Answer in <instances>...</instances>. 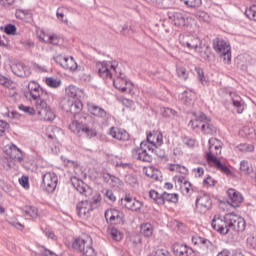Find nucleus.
<instances>
[{"label":"nucleus","mask_w":256,"mask_h":256,"mask_svg":"<svg viewBox=\"0 0 256 256\" xmlns=\"http://www.w3.org/2000/svg\"><path fill=\"white\" fill-rule=\"evenodd\" d=\"M211 226L220 235H227L231 231L239 233L245 231V219L235 213H228L224 216L216 214L212 219Z\"/></svg>","instance_id":"1"},{"label":"nucleus","mask_w":256,"mask_h":256,"mask_svg":"<svg viewBox=\"0 0 256 256\" xmlns=\"http://www.w3.org/2000/svg\"><path fill=\"white\" fill-rule=\"evenodd\" d=\"M179 43L182 47L199 53L200 57L205 59V61L209 60L211 55V47H203V41L201 38L193 35L181 34L179 36Z\"/></svg>","instance_id":"2"},{"label":"nucleus","mask_w":256,"mask_h":256,"mask_svg":"<svg viewBox=\"0 0 256 256\" xmlns=\"http://www.w3.org/2000/svg\"><path fill=\"white\" fill-rule=\"evenodd\" d=\"M101 205V196H96L92 200H82L77 204L78 215L82 219H87L91 215V211L97 209Z\"/></svg>","instance_id":"3"},{"label":"nucleus","mask_w":256,"mask_h":256,"mask_svg":"<svg viewBox=\"0 0 256 256\" xmlns=\"http://www.w3.org/2000/svg\"><path fill=\"white\" fill-rule=\"evenodd\" d=\"M3 152L6 157L10 160H6L3 163L4 169H11V161H17L18 163H23V152L15 144L10 143L4 146Z\"/></svg>","instance_id":"4"},{"label":"nucleus","mask_w":256,"mask_h":256,"mask_svg":"<svg viewBox=\"0 0 256 256\" xmlns=\"http://www.w3.org/2000/svg\"><path fill=\"white\" fill-rule=\"evenodd\" d=\"M73 249L79 251L84 256H94L93 239L90 236L84 238H76L72 244Z\"/></svg>","instance_id":"5"},{"label":"nucleus","mask_w":256,"mask_h":256,"mask_svg":"<svg viewBox=\"0 0 256 256\" xmlns=\"http://www.w3.org/2000/svg\"><path fill=\"white\" fill-rule=\"evenodd\" d=\"M97 69L102 79H113V75H117L119 70V63L117 61L98 62Z\"/></svg>","instance_id":"6"},{"label":"nucleus","mask_w":256,"mask_h":256,"mask_svg":"<svg viewBox=\"0 0 256 256\" xmlns=\"http://www.w3.org/2000/svg\"><path fill=\"white\" fill-rule=\"evenodd\" d=\"M213 49L223 59L225 65H231V44L229 42L217 38L214 40Z\"/></svg>","instance_id":"7"},{"label":"nucleus","mask_w":256,"mask_h":256,"mask_svg":"<svg viewBox=\"0 0 256 256\" xmlns=\"http://www.w3.org/2000/svg\"><path fill=\"white\" fill-rule=\"evenodd\" d=\"M36 116L39 121H55V111L47 104L45 100H38L35 103Z\"/></svg>","instance_id":"8"},{"label":"nucleus","mask_w":256,"mask_h":256,"mask_svg":"<svg viewBox=\"0 0 256 256\" xmlns=\"http://www.w3.org/2000/svg\"><path fill=\"white\" fill-rule=\"evenodd\" d=\"M69 130L75 135H79V133H84V135L90 138L97 137L96 129L90 128L87 124L79 120H72V122L69 124Z\"/></svg>","instance_id":"9"},{"label":"nucleus","mask_w":256,"mask_h":256,"mask_svg":"<svg viewBox=\"0 0 256 256\" xmlns=\"http://www.w3.org/2000/svg\"><path fill=\"white\" fill-rule=\"evenodd\" d=\"M114 76L113 85L115 89H118V91L122 93H131V91H133V83L127 79L125 74L118 70L117 74Z\"/></svg>","instance_id":"10"},{"label":"nucleus","mask_w":256,"mask_h":256,"mask_svg":"<svg viewBox=\"0 0 256 256\" xmlns=\"http://www.w3.org/2000/svg\"><path fill=\"white\" fill-rule=\"evenodd\" d=\"M43 93V88L39 83L36 81H30L28 83V91L24 95L29 101L38 103V101H45L44 99H41V97H43Z\"/></svg>","instance_id":"11"},{"label":"nucleus","mask_w":256,"mask_h":256,"mask_svg":"<svg viewBox=\"0 0 256 256\" xmlns=\"http://www.w3.org/2000/svg\"><path fill=\"white\" fill-rule=\"evenodd\" d=\"M168 19L176 27H187L195 21L191 17L185 15L184 13L175 11L168 12Z\"/></svg>","instance_id":"12"},{"label":"nucleus","mask_w":256,"mask_h":256,"mask_svg":"<svg viewBox=\"0 0 256 256\" xmlns=\"http://www.w3.org/2000/svg\"><path fill=\"white\" fill-rule=\"evenodd\" d=\"M208 151L206 153L207 161H215L218 155H221L223 149V142L217 138H210L208 141Z\"/></svg>","instance_id":"13"},{"label":"nucleus","mask_w":256,"mask_h":256,"mask_svg":"<svg viewBox=\"0 0 256 256\" xmlns=\"http://www.w3.org/2000/svg\"><path fill=\"white\" fill-rule=\"evenodd\" d=\"M57 183H59V177L54 172H46L42 176L41 187L46 193H54L55 189H57Z\"/></svg>","instance_id":"14"},{"label":"nucleus","mask_w":256,"mask_h":256,"mask_svg":"<svg viewBox=\"0 0 256 256\" xmlns=\"http://www.w3.org/2000/svg\"><path fill=\"white\" fill-rule=\"evenodd\" d=\"M54 61L66 71H77V62H75L73 56H64L63 54H59L54 57Z\"/></svg>","instance_id":"15"},{"label":"nucleus","mask_w":256,"mask_h":256,"mask_svg":"<svg viewBox=\"0 0 256 256\" xmlns=\"http://www.w3.org/2000/svg\"><path fill=\"white\" fill-rule=\"evenodd\" d=\"M143 143H147L148 151L153 153L155 149L163 145V134L161 132H150L147 135V140L143 141Z\"/></svg>","instance_id":"16"},{"label":"nucleus","mask_w":256,"mask_h":256,"mask_svg":"<svg viewBox=\"0 0 256 256\" xmlns=\"http://www.w3.org/2000/svg\"><path fill=\"white\" fill-rule=\"evenodd\" d=\"M212 205L211 197L207 194L199 196L196 199V211L201 215H205V213L211 209Z\"/></svg>","instance_id":"17"},{"label":"nucleus","mask_w":256,"mask_h":256,"mask_svg":"<svg viewBox=\"0 0 256 256\" xmlns=\"http://www.w3.org/2000/svg\"><path fill=\"white\" fill-rule=\"evenodd\" d=\"M149 146L147 142H141L140 147L133 150L132 155L134 159L138 161L149 162L151 161V155L149 154Z\"/></svg>","instance_id":"18"},{"label":"nucleus","mask_w":256,"mask_h":256,"mask_svg":"<svg viewBox=\"0 0 256 256\" xmlns=\"http://www.w3.org/2000/svg\"><path fill=\"white\" fill-rule=\"evenodd\" d=\"M65 91L68 97V101L87 99V94L85 93V90L75 85H69L68 87H66Z\"/></svg>","instance_id":"19"},{"label":"nucleus","mask_w":256,"mask_h":256,"mask_svg":"<svg viewBox=\"0 0 256 256\" xmlns=\"http://www.w3.org/2000/svg\"><path fill=\"white\" fill-rule=\"evenodd\" d=\"M105 219L112 225H119V223H123V212L113 208L108 209L105 212Z\"/></svg>","instance_id":"20"},{"label":"nucleus","mask_w":256,"mask_h":256,"mask_svg":"<svg viewBox=\"0 0 256 256\" xmlns=\"http://www.w3.org/2000/svg\"><path fill=\"white\" fill-rule=\"evenodd\" d=\"M227 195H228V203L229 205H231V207H239L241 203H243V201L245 200V198L243 197V194H241V192L233 188L228 189Z\"/></svg>","instance_id":"21"},{"label":"nucleus","mask_w":256,"mask_h":256,"mask_svg":"<svg viewBox=\"0 0 256 256\" xmlns=\"http://www.w3.org/2000/svg\"><path fill=\"white\" fill-rule=\"evenodd\" d=\"M71 183L74 189L81 195H85V197L91 195V188L81 178L71 177Z\"/></svg>","instance_id":"22"},{"label":"nucleus","mask_w":256,"mask_h":256,"mask_svg":"<svg viewBox=\"0 0 256 256\" xmlns=\"http://www.w3.org/2000/svg\"><path fill=\"white\" fill-rule=\"evenodd\" d=\"M122 205L130 211H141V209H143V202L131 196H125V198L122 199Z\"/></svg>","instance_id":"23"},{"label":"nucleus","mask_w":256,"mask_h":256,"mask_svg":"<svg viewBox=\"0 0 256 256\" xmlns=\"http://www.w3.org/2000/svg\"><path fill=\"white\" fill-rule=\"evenodd\" d=\"M66 167H69L70 173L75 174V176L72 177H77L78 179H83L87 177V173H85V170L81 167V165H79L77 162L73 160H67Z\"/></svg>","instance_id":"24"},{"label":"nucleus","mask_w":256,"mask_h":256,"mask_svg":"<svg viewBox=\"0 0 256 256\" xmlns=\"http://www.w3.org/2000/svg\"><path fill=\"white\" fill-rule=\"evenodd\" d=\"M174 181H176L177 183H179L180 185V191L181 193H183L184 195H191V193H193V185L191 184V182H189L185 176H175L174 177Z\"/></svg>","instance_id":"25"},{"label":"nucleus","mask_w":256,"mask_h":256,"mask_svg":"<svg viewBox=\"0 0 256 256\" xmlns=\"http://www.w3.org/2000/svg\"><path fill=\"white\" fill-rule=\"evenodd\" d=\"M173 253L175 256H195V251H193V248L179 243H175L173 245Z\"/></svg>","instance_id":"26"},{"label":"nucleus","mask_w":256,"mask_h":256,"mask_svg":"<svg viewBox=\"0 0 256 256\" xmlns=\"http://www.w3.org/2000/svg\"><path fill=\"white\" fill-rule=\"evenodd\" d=\"M2 87L5 88V93L8 97H15L17 95V87L15 82L9 80V78L3 77L1 78Z\"/></svg>","instance_id":"27"},{"label":"nucleus","mask_w":256,"mask_h":256,"mask_svg":"<svg viewBox=\"0 0 256 256\" xmlns=\"http://www.w3.org/2000/svg\"><path fill=\"white\" fill-rule=\"evenodd\" d=\"M88 113L94 115V117H98L99 119H107V111L105 109L97 106L95 103L88 102L87 103Z\"/></svg>","instance_id":"28"},{"label":"nucleus","mask_w":256,"mask_h":256,"mask_svg":"<svg viewBox=\"0 0 256 256\" xmlns=\"http://www.w3.org/2000/svg\"><path fill=\"white\" fill-rule=\"evenodd\" d=\"M109 135H111L113 139H117V141H129V133L125 131V129L111 127L109 130Z\"/></svg>","instance_id":"29"},{"label":"nucleus","mask_w":256,"mask_h":256,"mask_svg":"<svg viewBox=\"0 0 256 256\" xmlns=\"http://www.w3.org/2000/svg\"><path fill=\"white\" fill-rule=\"evenodd\" d=\"M230 97L232 99L233 107L236 109V112L238 114L243 113L247 108V105H245V102H243L241 96L237 95V93L235 92H232L230 93Z\"/></svg>","instance_id":"30"},{"label":"nucleus","mask_w":256,"mask_h":256,"mask_svg":"<svg viewBox=\"0 0 256 256\" xmlns=\"http://www.w3.org/2000/svg\"><path fill=\"white\" fill-rule=\"evenodd\" d=\"M12 71L17 77H29L31 75V68L23 63L12 66Z\"/></svg>","instance_id":"31"},{"label":"nucleus","mask_w":256,"mask_h":256,"mask_svg":"<svg viewBox=\"0 0 256 256\" xmlns=\"http://www.w3.org/2000/svg\"><path fill=\"white\" fill-rule=\"evenodd\" d=\"M139 233L145 239H151L155 233V225L150 222H144L140 225Z\"/></svg>","instance_id":"32"},{"label":"nucleus","mask_w":256,"mask_h":256,"mask_svg":"<svg viewBox=\"0 0 256 256\" xmlns=\"http://www.w3.org/2000/svg\"><path fill=\"white\" fill-rule=\"evenodd\" d=\"M201 131L204 135H217V126L211 121V118L206 116L204 124L201 125Z\"/></svg>","instance_id":"33"},{"label":"nucleus","mask_w":256,"mask_h":256,"mask_svg":"<svg viewBox=\"0 0 256 256\" xmlns=\"http://www.w3.org/2000/svg\"><path fill=\"white\" fill-rule=\"evenodd\" d=\"M192 243L193 245H197L198 247H201V249H207L210 252L213 251V243H211V241H209L207 238H203L200 236H193Z\"/></svg>","instance_id":"34"},{"label":"nucleus","mask_w":256,"mask_h":256,"mask_svg":"<svg viewBox=\"0 0 256 256\" xmlns=\"http://www.w3.org/2000/svg\"><path fill=\"white\" fill-rule=\"evenodd\" d=\"M205 121H207V115L200 112L194 115V119L190 120L189 126L192 127V129H199V127L201 129V125H203Z\"/></svg>","instance_id":"35"},{"label":"nucleus","mask_w":256,"mask_h":256,"mask_svg":"<svg viewBox=\"0 0 256 256\" xmlns=\"http://www.w3.org/2000/svg\"><path fill=\"white\" fill-rule=\"evenodd\" d=\"M79 100H68L69 112L73 115H77V113H81L83 111V102Z\"/></svg>","instance_id":"36"},{"label":"nucleus","mask_w":256,"mask_h":256,"mask_svg":"<svg viewBox=\"0 0 256 256\" xmlns=\"http://www.w3.org/2000/svg\"><path fill=\"white\" fill-rule=\"evenodd\" d=\"M16 19H20L21 21H25L27 19H33V13L29 9H16L15 11Z\"/></svg>","instance_id":"37"},{"label":"nucleus","mask_w":256,"mask_h":256,"mask_svg":"<svg viewBox=\"0 0 256 256\" xmlns=\"http://www.w3.org/2000/svg\"><path fill=\"white\" fill-rule=\"evenodd\" d=\"M103 179L106 183H108V185H111V187H122L123 186V181H121V179L107 174L103 176Z\"/></svg>","instance_id":"38"},{"label":"nucleus","mask_w":256,"mask_h":256,"mask_svg":"<svg viewBox=\"0 0 256 256\" xmlns=\"http://www.w3.org/2000/svg\"><path fill=\"white\" fill-rule=\"evenodd\" d=\"M180 99L185 103V105H191L193 101H195V92L192 90H185L181 94Z\"/></svg>","instance_id":"39"},{"label":"nucleus","mask_w":256,"mask_h":256,"mask_svg":"<svg viewBox=\"0 0 256 256\" xmlns=\"http://www.w3.org/2000/svg\"><path fill=\"white\" fill-rule=\"evenodd\" d=\"M144 173L147 177H150V179H154V181H159V177L161 175V172H159V169L153 166L144 168Z\"/></svg>","instance_id":"40"},{"label":"nucleus","mask_w":256,"mask_h":256,"mask_svg":"<svg viewBox=\"0 0 256 256\" xmlns=\"http://www.w3.org/2000/svg\"><path fill=\"white\" fill-rule=\"evenodd\" d=\"M210 163H212L214 165V167H216L218 169V171H221V173H224V175L229 176V175L233 174L231 172V169H229V167H227V165L221 163V161L217 158H216V160L210 161Z\"/></svg>","instance_id":"41"},{"label":"nucleus","mask_w":256,"mask_h":256,"mask_svg":"<svg viewBox=\"0 0 256 256\" xmlns=\"http://www.w3.org/2000/svg\"><path fill=\"white\" fill-rule=\"evenodd\" d=\"M239 135H241V137H246V139H256L255 128L249 126L243 127L239 131Z\"/></svg>","instance_id":"42"},{"label":"nucleus","mask_w":256,"mask_h":256,"mask_svg":"<svg viewBox=\"0 0 256 256\" xmlns=\"http://www.w3.org/2000/svg\"><path fill=\"white\" fill-rule=\"evenodd\" d=\"M44 83L51 89H59V87L62 85L61 79L54 77H46L44 79Z\"/></svg>","instance_id":"43"},{"label":"nucleus","mask_w":256,"mask_h":256,"mask_svg":"<svg viewBox=\"0 0 256 256\" xmlns=\"http://www.w3.org/2000/svg\"><path fill=\"white\" fill-rule=\"evenodd\" d=\"M168 169L175 173H181V175H189V169L181 164H169Z\"/></svg>","instance_id":"44"},{"label":"nucleus","mask_w":256,"mask_h":256,"mask_svg":"<svg viewBox=\"0 0 256 256\" xmlns=\"http://www.w3.org/2000/svg\"><path fill=\"white\" fill-rule=\"evenodd\" d=\"M44 43H50L51 45H59L60 39L59 36L55 34H44L40 37Z\"/></svg>","instance_id":"45"},{"label":"nucleus","mask_w":256,"mask_h":256,"mask_svg":"<svg viewBox=\"0 0 256 256\" xmlns=\"http://www.w3.org/2000/svg\"><path fill=\"white\" fill-rule=\"evenodd\" d=\"M24 214L26 217L37 219V217H39V209H37L35 206H26L24 208Z\"/></svg>","instance_id":"46"},{"label":"nucleus","mask_w":256,"mask_h":256,"mask_svg":"<svg viewBox=\"0 0 256 256\" xmlns=\"http://www.w3.org/2000/svg\"><path fill=\"white\" fill-rule=\"evenodd\" d=\"M165 201H168L169 203H178L179 201V194L177 193H163V204Z\"/></svg>","instance_id":"47"},{"label":"nucleus","mask_w":256,"mask_h":256,"mask_svg":"<svg viewBox=\"0 0 256 256\" xmlns=\"http://www.w3.org/2000/svg\"><path fill=\"white\" fill-rule=\"evenodd\" d=\"M149 197L150 199H153L157 205H163V194H160L159 192L155 190L149 191Z\"/></svg>","instance_id":"48"},{"label":"nucleus","mask_w":256,"mask_h":256,"mask_svg":"<svg viewBox=\"0 0 256 256\" xmlns=\"http://www.w3.org/2000/svg\"><path fill=\"white\" fill-rule=\"evenodd\" d=\"M109 235L112 237L113 241H121L123 239V233L117 228H111L109 230Z\"/></svg>","instance_id":"49"},{"label":"nucleus","mask_w":256,"mask_h":256,"mask_svg":"<svg viewBox=\"0 0 256 256\" xmlns=\"http://www.w3.org/2000/svg\"><path fill=\"white\" fill-rule=\"evenodd\" d=\"M245 15L251 21H256V5H252L249 8H246Z\"/></svg>","instance_id":"50"},{"label":"nucleus","mask_w":256,"mask_h":256,"mask_svg":"<svg viewBox=\"0 0 256 256\" xmlns=\"http://www.w3.org/2000/svg\"><path fill=\"white\" fill-rule=\"evenodd\" d=\"M18 109L20 111H23V113H27V115H37V109H35L31 106H25L23 104H20L18 106Z\"/></svg>","instance_id":"51"},{"label":"nucleus","mask_w":256,"mask_h":256,"mask_svg":"<svg viewBox=\"0 0 256 256\" xmlns=\"http://www.w3.org/2000/svg\"><path fill=\"white\" fill-rule=\"evenodd\" d=\"M187 7L192 9H196V7H201L203 1L202 0H181Z\"/></svg>","instance_id":"52"},{"label":"nucleus","mask_w":256,"mask_h":256,"mask_svg":"<svg viewBox=\"0 0 256 256\" xmlns=\"http://www.w3.org/2000/svg\"><path fill=\"white\" fill-rule=\"evenodd\" d=\"M126 183H128V185H130L131 187H135L136 185H138L139 181L137 180V176L133 175V174H129L126 176L125 178Z\"/></svg>","instance_id":"53"},{"label":"nucleus","mask_w":256,"mask_h":256,"mask_svg":"<svg viewBox=\"0 0 256 256\" xmlns=\"http://www.w3.org/2000/svg\"><path fill=\"white\" fill-rule=\"evenodd\" d=\"M4 33H6V35H17V26L13 24H7L4 27Z\"/></svg>","instance_id":"54"},{"label":"nucleus","mask_w":256,"mask_h":256,"mask_svg":"<svg viewBox=\"0 0 256 256\" xmlns=\"http://www.w3.org/2000/svg\"><path fill=\"white\" fill-rule=\"evenodd\" d=\"M240 170H242V172L246 175H249V173H251V166H249V162L247 160H243L240 162Z\"/></svg>","instance_id":"55"},{"label":"nucleus","mask_w":256,"mask_h":256,"mask_svg":"<svg viewBox=\"0 0 256 256\" xmlns=\"http://www.w3.org/2000/svg\"><path fill=\"white\" fill-rule=\"evenodd\" d=\"M199 80L201 81L202 85H207V78H205V73L203 72V69L201 68H196L195 69Z\"/></svg>","instance_id":"56"},{"label":"nucleus","mask_w":256,"mask_h":256,"mask_svg":"<svg viewBox=\"0 0 256 256\" xmlns=\"http://www.w3.org/2000/svg\"><path fill=\"white\" fill-rule=\"evenodd\" d=\"M183 143L186 145V147L193 148L195 145H197V141L193 138L189 137H184L183 138Z\"/></svg>","instance_id":"57"},{"label":"nucleus","mask_w":256,"mask_h":256,"mask_svg":"<svg viewBox=\"0 0 256 256\" xmlns=\"http://www.w3.org/2000/svg\"><path fill=\"white\" fill-rule=\"evenodd\" d=\"M177 75L180 77V79H187L189 77V74L187 73V69L183 67L177 68Z\"/></svg>","instance_id":"58"},{"label":"nucleus","mask_w":256,"mask_h":256,"mask_svg":"<svg viewBox=\"0 0 256 256\" xmlns=\"http://www.w3.org/2000/svg\"><path fill=\"white\" fill-rule=\"evenodd\" d=\"M162 115L163 117H175L177 115V111L171 108H164Z\"/></svg>","instance_id":"59"},{"label":"nucleus","mask_w":256,"mask_h":256,"mask_svg":"<svg viewBox=\"0 0 256 256\" xmlns=\"http://www.w3.org/2000/svg\"><path fill=\"white\" fill-rule=\"evenodd\" d=\"M19 184H20L21 187H23L24 189H29V177H27V176H22L21 178H19Z\"/></svg>","instance_id":"60"},{"label":"nucleus","mask_w":256,"mask_h":256,"mask_svg":"<svg viewBox=\"0 0 256 256\" xmlns=\"http://www.w3.org/2000/svg\"><path fill=\"white\" fill-rule=\"evenodd\" d=\"M106 199H108L109 201H117V197H115V194L113 193L112 190H106L104 193Z\"/></svg>","instance_id":"61"},{"label":"nucleus","mask_w":256,"mask_h":256,"mask_svg":"<svg viewBox=\"0 0 256 256\" xmlns=\"http://www.w3.org/2000/svg\"><path fill=\"white\" fill-rule=\"evenodd\" d=\"M192 171L195 173V177H201L205 173L202 167L194 168Z\"/></svg>","instance_id":"62"},{"label":"nucleus","mask_w":256,"mask_h":256,"mask_svg":"<svg viewBox=\"0 0 256 256\" xmlns=\"http://www.w3.org/2000/svg\"><path fill=\"white\" fill-rule=\"evenodd\" d=\"M247 245H250V247H253V249H255L256 247V238L253 236H249L247 238Z\"/></svg>","instance_id":"63"},{"label":"nucleus","mask_w":256,"mask_h":256,"mask_svg":"<svg viewBox=\"0 0 256 256\" xmlns=\"http://www.w3.org/2000/svg\"><path fill=\"white\" fill-rule=\"evenodd\" d=\"M203 183L204 185H209L210 187H213V185H215V180L211 176H208L206 179H204Z\"/></svg>","instance_id":"64"}]
</instances>
